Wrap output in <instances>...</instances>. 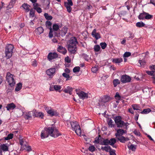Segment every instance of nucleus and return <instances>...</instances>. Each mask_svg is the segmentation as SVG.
Here are the masks:
<instances>
[{
  "label": "nucleus",
  "instance_id": "1",
  "mask_svg": "<svg viewBox=\"0 0 155 155\" xmlns=\"http://www.w3.org/2000/svg\"><path fill=\"white\" fill-rule=\"evenodd\" d=\"M78 42L75 37H73L70 38L67 42V48L68 51L71 54H75L77 50L76 45Z\"/></svg>",
  "mask_w": 155,
  "mask_h": 155
},
{
  "label": "nucleus",
  "instance_id": "2",
  "mask_svg": "<svg viewBox=\"0 0 155 155\" xmlns=\"http://www.w3.org/2000/svg\"><path fill=\"white\" fill-rule=\"evenodd\" d=\"M14 48L13 45L11 44L7 45L6 46L5 53L7 58L9 59L12 56Z\"/></svg>",
  "mask_w": 155,
  "mask_h": 155
},
{
  "label": "nucleus",
  "instance_id": "3",
  "mask_svg": "<svg viewBox=\"0 0 155 155\" xmlns=\"http://www.w3.org/2000/svg\"><path fill=\"white\" fill-rule=\"evenodd\" d=\"M72 130L75 131L76 134L78 136L81 134V130L80 125L76 121H72L70 122Z\"/></svg>",
  "mask_w": 155,
  "mask_h": 155
},
{
  "label": "nucleus",
  "instance_id": "4",
  "mask_svg": "<svg viewBox=\"0 0 155 155\" xmlns=\"http://www.w3.org/2000/svg\"><path fill=\"white\" fill-rule=\"evenodd\" d=\"M48 130L49 135L53 137H57L61 135L58 130L54 127H49Z\"/></svg>",
  "mask_w": 155,
  "mask_h": 155
},
{
  "label": "nucleus",
  "instance_id": "5",
  "mask_svg": "<svg viewBox=\"0 0 155 155\" xmlns=\"http://www.w3.org/2000/svg\"><path fill=\"white\" fill-rule=\"evenodd\" d=\"M114 121L118 127H121L124 125L127 127V123H125L122 120L121 117L120 116H117L114 118Z\"/></svg>",
  "mask_w": 155,
  "mask_h": 155
},
{
  "label": "nucleus",
  "instance_id": "6",
  "mask_svg": "<svg viewBox=\"0 0 155 155\" xmlns=\"http://www.w3.org/2000/svg\"><path fill=\"white\" fill-rule=\"evenodd\" d=\"M14 76L10 72H8L6 74V80L8 83L9 85L11 86H13L15 82L14 79Z\"/></svg>",
  "mask_w": 155,
  "mask_h": 155
},
{
  "label": "nucleus",
  "instance_id": "7",
  "mask_svg": "<svg viewBox=\"0 0 155 155\" xmlns=\"http://www.w3.org/2000/svg\"><path fill=\"white\" fill-rule=\"evenodd\" d=\"M48 129V127H46L44 128V130L42 131L40 135L42 139L48 137L49 134Z\"/></svg>",
  "mask_w": 155,
  "mask_h": 155
},
{
  "label": "nucleus",
  "instance_id": "8",
  "mask_svg": "<svg viewBox=\"0 0 155 155\" xmlns=\"http://www.w3.org/2000/svg\"><path fill=\"white\" fill-rule=\"evenodd\" d=\"M131 79V78L129 76L123 75L121 77L120 81L123 83H126L130 82Z\"/></svg>",
  "mask_w": 155,
  "mask_h": 155
},
{
  "label": "nucleus",
  "instance_id": "9",
  "mask_svg": "<svg viewBox=\"0 0 155 155\" xmlns=\"http://www.w3.org/2000/svg\"><path fill=\"white\" fill-rule=\"evenodd\" d=\"M79 98L83 100L87 99L88 97V94L85 93L84 91H80L77 92Z\"/></svg>",
  "mask_w": 155,
  "mask_h": 155
},
{
  "label": "nucleus",
  "instance_id": "10",
  "mask_svg": "<svg viewBox=\"0 0 155 155\" xmlns=\"http://www.w3.org/2000/svg\"><path fill=\"white\" fill-rule=\"evenodd\" d=\"M56 71L55 68H50L47 70L46 71V74L50 77H53L54 74Z\"/></svg>",
  "mask_w": 155,
  "mask_h": 155
},
{
  "label": "nucleus",
  "instance_id": "11",
  "mask_svg": "<svg viewBox=\"0 0 155 155\" xmlns=\"http://www.w3.org/2000/svg\"><path fill=\"white\" fill-rule=\"evenodd\" d=\"M9 145L7 143H3L0 145V149L4 152H7L8 151Z\"/></svg>",
  "mask_w": 155,
  "mask_h": 155
},
{
  "label": "nucleus",
  "instance_id": "12",
  "mask_svg": "<svg viewBox=\"0 0 155 155\" xmlns=\"http://www.w3.org/2000/svg\"><path fill=\"white\" fill-rule=\"evenodd\" d=\"M33 111H25L23 112V115L25 118L28 119L31 117L32 115L33 116Z\"/></svg>",
  "mask_w": 155,
  "mask_h": 155
},
{
  "label": "nucleus",
  "instance_id": "13",
  "mask_svg": "<svg viewBox=\"0 0 155 155\" xmlns=\"http://www.w3.org/2000/svg\"><path fill=\"white\" fill-rule=\"evenodd\" d=\"M47 113L51 116H57L58 115V113L56 110H55L52 109L47 111Z\"/></svg>",
  "mask_w": 155,
  "mask_h": 155
},
{
  "label": "nucleus",
  "instance_id": "14",
  "mask_svg": "<svg viewBox=\"0 0 155 155\" xmlns=\"http://www.w3.org/2000/svg\"><path fill=\"white\" fill-rule=\"evenodd\" d=\"M58 57L57 54L56 53H50L48 55V58L49 60H51L57 58Z\"/></svg>",
  "mask_w": 155,
  "mask_h": 155
},
{
  "label": "nucleus",
  "instance_id": "15",
  "mask_svg": "<svg viewBox=\"0 0 155 155\" xmlns=\"http://www.w3.org/2000/svg\"><path fill=\"white\" fill-rule=\"evenodd\" d=\"M91 35L93 37H94L96 40H97L101 38V35L100 34L96 32V29L93 30L91 33Z\"/></svg>",
  "mask_w": 155,
  "mask_h": 155
},
{
  "label": "nucleus",
  "instance_id": "16",
  "mask_svg": "<svg viewBox=\"0 0 155 155\" xmlns=\"http://www.w3.org/2000/svg\"><path fill=\"white\" fill-rule=\"evenodd\" d=\"M33 116L38 117L41 119L43 118L44 116V114L41 112H38L36 111H33Z\"/></svg>",
  "mask_w": 155,
  "mask_h": 155
},
{
  "label": "nucleus",
  "instance_id": "17",
  "mask_svg": "<svg viewBox=\"0 0 155 155\" xmlns=\"http://www.w3.org/2000/svg\"><path fill=\"white\" fill-rule=\"evenodd\" d=\"M58 51L63 54H65L67 52L66 49L61 46H59L58 48Z\"/></svg>",
  "mask_w": 155,
  "mask_h": 155
},
{
  "label": "nucleus",
  "instance_id": "18",
  "mask_svg": "<svg viewBox=\"0 0 155 155\" xmlns=\"http://www.w3.org/2000/svg\"><path fill=\"white\" fill-rule=\"evenodd\" d=\"M44 29L41 27H39L36 29L35 30V32L37 35H40L43 33Z\"/></svg>",
  "mask_w": 155,
  "mask_h": 155
},
{
  "label": "nucleus",
  "instance_id": "19",
  "mask_svg": "<svg viewBox=\"0 0 155 155\" xmlns=\"http://www.w3.org/2000/svg\"><path fill=\"white\" fill-rule=\"evenodd\" d=\"M116 137L122 143H124L125 141L129 140V139L127 138H125L123 136H117V135H116Z\"/></svg>",
  "mask_w": 155,
  "mask_h": 155
},
{
  "label": "nucleus",
  "instance_id": "20",
  "mask_svg": "<svg viewBox=\"0 0 155 155\" xmlns=\"http://www.w3.org/2000/svg\"><path fill=\"white\" fill-rule=\"evenodd\" d=\"M15 107L16 105L13 103H11L8 104L6 107V108L8 110H13Z\"/></svg>",
  "mask_w": 155,
  "mask_h": 155
},
{
  "label": "nucleus",
  "instance_id": "21",
  "mask_svg": "<svg viewBox=\"0 0 155 155\" xmlns=\"http://www.w3.org/2000/svg\"><path fill=\"white\" fill-rule=\"evenodd\" d=\"M126 133L127 131L126 130L120 129L117 130V133L115 135H117L118 137Z\"/></svg>",
  "mask_w": 155,
  "mask_h": 155
},
{
  "label": "nucleus",
  "instance_id": "22",
  "mask_svg": "<svg viewBox=\"0 0 155 155\" xmlns=\"http://www.w3.org/2000/svg\"><path fill=\"white\" fill-rule=\"evenodd\" d=\"M109 140L108 139H103L102 140H101L100 144L102 145H109Z\"/></svg>",
  "mask_w": 155,
  "mask_h": 155
},
{
  "label": "nucleus",
  "instance_id": "23",
  "mask_svg": "<svg viewBox=\"0 0 155 155\" xmlns=\"http://www.w3.org/2000/svg\"><path fill=\"white\" fill-rule=\"evenodd\" d=\"M112 60V62L116 64L120 63L123 61V59L121 58H113Z\"/></svg>",
  "mask_w": 155,
  "mask_h": 155
},
{
  "label": "nucleus",
  "instance_id": "24",
  "mask_svg": "<svg viewBox=\"0 0 155 155\" xmlns=\"http://www.w3.org/2000/svg\"><path fill=\"white\" fill-rule=\"evenodd\" d=\"M68 28L65 26L61 30V34L62 36H64L67 33Z\"/></svg>",
  "mask_w": 155,
  "mask_h": 155
},
{
  "label": "nucleus",
  "instance_id": "25",
  "mask_svg": "<svg viewBox=\"0 0 155 155\" xmlns=\"http://www.w3.org/2000/svg\"><path fill=\"white\" fill-rule=\"evenodd\" d=\"M132 107L134 110H140V107L139 105L133 104L132 105Z\"/></svg>",
  "mask_w": 155,
  "mask_h": 155
},
{
  "label": "nucleus",
  "instance_id": "26",
  "mask_svg": "<svg viewBox=\"0 0 155 155\" xmlns=\"http://www.w3.org/2000/svg\"><path fill=\"white\" fill-rule=\"evenodd\" d=\"M101 149L103 150H104L106 152H109L111 149L110 147L109 146H106L104 147H101Z\"/></svg>",
  "mask_w": 155,
  "mask_h": 155
},
{
  "label": "nucleus",
  "instance_id": "27",
  "mask_svg": "<svg viewBox=\"0 0 155 155\" xmlns=\"http://www.w3.org/2000/svg\"><path fill=\"white\" fill-rule=\"evenodd\" d=\"M72 91V88L68 86L67 88H65L64 91L66 93H68L70 94H71V92Z\"/></svg>",
  "mask_w": 155,
  "mask_h": 155
},
{
  "label": "nucleus",
  "instance_id": "28",
  "mask_svg": "<svg viewBox=\"0 0 155 155\" xmlns=\"http://www.w3.org/2000/svg\"><path fill=\"white\" fill-rule=\"evenodd\" d=\"M146 13L143 12V13L140 14L138 16V18L141 20H143L145 19Z\"/></svg>",
  "mask_w": 155,
  "mask_h": 155
},
{
  "label": "nucleus",
  "instance_id": "29",
  "mask_svg": "<svg viewBox=\"0 0 155 155\" xmlns=\"http://www.w3.org/2000/svg\"><path fill=\"white\" fill-rule=\"evenodd\" d=\"M64 5L66 7L67 11L69 13H70L72 9L71 7V6L68 5L67 3H64Z\"/></svg>",
  "mask_w": 155,
  "mask_h": 155
},
{
  "label": "nucleus",
  "instance_id": "30",
  "mask_svg": "<svg viewBox=\"0 0 155 155\" xmlns=\"http://www.w3.org/2000/svg\"><path fill=\"white\" fill-rule=\"evenodd\" d=\"M22 7L26 10V12L29 11V6L27 4L24 3L22 5Z\"/></svg>",
  "mask_w": 155,
  "mask_h": 155
},
{
  "label": "nucleus",
  "instance_id": "31",
  "mask_svg": "<svg viewBox=\"0 0 155 155\" xmlns=\"http://www.w3.org/2000/svg\"><path fill=\"white\" fill-rule=\"evenodd\" d=\"M120 83V81L118 79H114L113 81V84L114 87H116Z\"/></svg>",
  "mask_w": 155,
  "mask_h": 155
},
{
  "label": "nucleus",
  "instance_id": "32",
  "mask_svg": "<svg viewBox=\"0 0 155 155\" xmlns=\"http://www.w3.org/2000/svg\"><path fill=\"white\" fill-rule=\"evenodd\" d=\"M116 140L115 138H111L109 140V144L113 146L116 142Z\"/></svg>",
  "mask_w": 155,
  "mask_h": 155
},
{
  "label": "nucleus",
  "instance_id": "33",
  "mask_svg": "<svg viewBox=\"0 0 155 155\" xmlns=\"http://www.w3.org/2000/svg\"><path fill=\"white\" fill-rule=\"evenodd\" d=\"M136 26L138 27H142L145 26V24L142 21L136 23Z\"/></svg>",
  "mask_w": 155,
  "mask_h": 155
},
{
  "label": "nucleus",
  "instance_id": "34",
  "mask_svg": "<svg viewBox=\"0 0 155 155\" xmlns=\"http://www.w3.org/2000/svg\"><path fill=\"white\" fill-rule=\"evenodd\" d=\"M22 87V84L20 83H19L18 84L15 88V91H19L21 88Z\"/></svg>",
  "mask_w": 155,
  "mask_h": 155
},
{
  "label": "nucleus",
  "instance_id": "35",
  "mask_svg": "<svg viewBox=\"0 0 155 155\" xmlns=\"http://www.w3.org/2000/svg\"><path fill=\"white\" fill-rule=\"evenodd\" d=\"M113 121L111 119H110L108 120L107 122V123L108 126L110 127H113L114 126V124H113Z\"/></svg>",
  "mask_w": 155,
  "mask_h": 155
},
{
  "label": "nucleus",
  "instance_id": "36",
  "mask_svg": "<svg viewBox=\"0 0 155 155\" xmlns=\"http://www.w3.org/2000/svg\"><path fill=\"white\" fill-rule=\"evenodd\" d=\"M61 87L58 85H54V88L56 91H58L61 92L60 89L61 88Z\"/></svg>",
  "mask_w": 155,
  "mask_h": 155
},
{
  "label": "nucleus",
  "instance_id": "37",
  "mask_svg": "<svg viewBox=\"0 0 155 155\" xmlns=\"http://www.w3.org/2000/svg\"><path fill=\"white\" fill-rule=\"evenodd\" d=\"M129 149L132 151H134L136 149V146L133 144H131L130 146L128 145Z\"/></svg>",
  "mask_w": 155,
  "mask_h": 155
},
{
  "label": "nucleus",
  "instance_id": "38",
  "mask_svg": "<svg viewBox=\"0 0 155 155\" xmlns=\"http://www.w3.org/2000/svg\"><path fill=\"white\" fill-rule=\"evenodd\" d=\"M151 111V110L149 108H147V109H144L140 113L142 114H147L149 112H150Z\"/></svg>",
  "mask_w": 155,
  "mask_h": 155
},
{
  "label": "nucleus",
  "instance_id": "39",
  "mask_svg": "<svg viewBox=\"0 0 155 155\" xmlns=\"http://www.w3.org/2000/svg\"><path fill=\"white\" fill-rule=\"evenodd\" d=\"M62 75L63 77H64L66 78V80L67 81L70 79V75H69V74L66 73H64L62 74Z\"/></svg>",
  "mask_w": 155,
  "mask_h": 155
},
{
  "label": "nucleus",
  "instance_id": "40",
  "mask_svg": "<svg viewBox=\"0 0 155 155\" xmlns=\"http://www.w3.org/2000/svg\"><path fill=\"white\" fill-rule=\"evenodd\" d=\"M16 0H11L9 4L8 7L9 8H12L15 3Z\"/></svg>",
  "mask_w": 155,
  "mask_h": 155
},
{
  "label": "nucleus",
  "instance_id": "41",
  "mask_svg": "<svg viewBox=\"0 0 155 155\" xmlns=\"http://www.w3.org/2000/svg\"><path fill=\"white\" fill-rule=\"evenodd\" d=\"M153 16L150 15L147 13H146L145 19L147 20L151 19L153 18Z\"/></svg>",
  "mask_w": 155,
  "mask_h": 155
},
{
  "label": "nucleus",
  "instance_id": "42",
  "mask_svg": "<svg viewBox=\"0 0 155 155\" xmlns=\"http://www.w3.org/2000/svg\"><path fill=\"white\" fill-rule=\"evenodd\" d=\"M44 16L45 18L48 20H51L52 18V16L49 15L48 13H45L44 14Z\"/></svg>",
  "mask_w": 155,
  "mask_h": 155
},
{
  "label": "nucleus",
  "instance_id": "43",
  "mask_svg": "<svg viewBox=\"0 0 155 155\" xmlns=\"http://www.w3.org/2000/svg\"><path fill=\"white\" fill-rule=\"evenodd\" d=\"M115 97L116 99L117 100V101H116V102L117 103H119L118 101L120 100V95L118 93H117V92L116 93V95L115 96Z\"/></svg>",
  "mask_w": 155,
  "mask_h": 155
},
{
  "label": "nucleus",
  "instance_id": "44",
  "mask_svg": "<svg viewBox=\"0 0 155 155\" xmlns=\"http://www.w3.org/2000/svg\"><path fill=\"white\" fill-rule=\"evenodd\" d=\"M139 62L140 64V66L143 67L146 64V62L144 60H140Z\"/></svg>",
  "mask_w": 155,
  "mask_h": 155
},
{
  "label": "nucleus",
  "instance_id": "45",
  "mask_svg": "<svg viewBox=\"0 0 155 155\" xmlns=\"http://www.w3.org/2000/svg\"><path fill=\"white\" fill-rule=\"evenodd\" d=\"M94 49L95 52L99 51L100 49V46L98 45H96L94 46Z\"/></svg>",
  "mask_w": 155,
  "mask_h": 155
},
{
  "label": "nucleus",
  "instance_id": "46",
  "mask_svg": "<svg viewBox=\"0 0 155 155\" xmlns=\"http://www.w3.org/2000/svg\"><path fill=\"white\" fill-rule=\"evenodd\" d=\"M13 134H9L7 137H4V139L5 140H8L11 139L13 138Z\"/></svg>",
  "mask_w": 155,
  "mask_h": 155
},
{
  "label": "nucleus",
  "instance_id": "47",
  "mask_svg": "<svg viewBox=\"0 0 155 155\" xmlns=\"http://www.w3.org/2000/svg\"><path fill=\"white\" fill-rule=\"evenodd\" d=\"M95 149L96 148L93 145H91L88 148V150L89 151L91 152H93L95 151Z\"/></svg>",
  "mask_w": 155,
  "mask_h": 155
},
{
  "label": "nucleus",
  "instance_id": "48",
  "mask_svg": "<svg viewBox=\"0 0 155 155\" xmlns=\"http://www.w3.org/2000/svg\"><path fill=\"white\" fill-rule=\"evenodd\" d=\"M45 25L46 27L47 28H50V29L51 28V27L52 25V23L50 21H47L46 22Z\"/></svg>",
  "mask_w": 155,
  "mask_h": 155
},
{
  "label": "nucleus",
  "instance_id": "49",
  "mask_svg": "<svg viewBox=\"0 0 155 155\" xmlns=\"http://www.w3.org/2000/svg\"><path fill=\"white\" fill-rule=\"evenodd\" d=\"M100 46L103 49H104L107 47V44L105 42H102L100 44Z\"/></svg>",
  "mask_w": 155,
  "mask_h": 155
},
{
  "label": "nucleus",
  "instance_id": "50",
  "mask_svg": "<svg viewBox=\"0 0 155 155\" xmlns=\"http://www.w3.org/2000/svg\"><path fill=\"white\" fill-rule=\"evenodd\" d=\"M80 70V68L79 67H74L73 69V71L74 73H76L79 72Z\"/></svg>",
  "mask_w": 155,
  "mask_h": 155
},
{
  "label": "nucleus",
  "instance_id": "51",
  "mask_svg": "<svg viewBox=\"0 0 155 155\" xmlns=\"http://www.w3.org/2000/svg\"><path fill=\"white\" fill-rule=\"evenodd\" d=\"M53 29L55 31L58 30L59 28V26L57 24H54L53 26Z\"/></svg>",
  "mask_w": 155,
  "mask_h": 155
},
{
  "label": "nucleus",
  "instance_id": "52",
  "mask_svg": "<svg viewBox=\"0 0 155 155\" xmlns=\"http://www.w3.org/2000/svg\"><path fill=\"white\" fill-rule=\"evenodd\" d=\"M131 55V53L130 52H126L124 54V57H128Z\"/></svg>",
  "mask_w": 155,
  "mask_h": 155
},
{
  "label": "nucleus",
  "instance_id": "53",
  "mask_svg": "<svg viewBox=\"0 0 155 155\" xmlns=\"http://www.w3.org/2000/svg\"><path fill=\"white\" fill-rule=\"evenodd\" d=\"M33 6H34V9L35 10H36L37 9V8H38V7H40V5L37 3L33 4Z\"/></svg>",
  "mask_w": 155,
  "mask_h": 155
},
{
  "label": "nucleus",
  "instance_id": "54",
  "mask_svg": "<svg viewBox=\"0 0 155 155\" xmlns=\"http://www.w3.org/2000/svg\"><path fill=\"white\" fill-rule=\"evenodd\" d=\"M98 68L96 67H93L91 69V71L94 73H96L98 71Z\"/></svg>",
  "mask_w": 155,
  "mask_h": 155
},
{
  "label": "nucleus",
  "instance_id": "55",
  "mask_svg": "<svg viewBox=\"0 0 155 155\" xmlns=\"http://www.w3.org/2000/svg\"><path fill=\"white\" fill-rule=\"evenodd\" d=\"M64 60L67 63H69L71 62V59L68 56H67L65 58Z\"/></svg>",
  "mask_w": 155,
  "mask_h": 155
},
{
  "label": "nucleus",
  "instance_id": "56",
  "mask_svg": "<svg viewBox=\"0 0 155 155\" xmlns=\"http://www.w3.org/2000/svg\"><path fill=\"white\" fill-rule=\"evenodd\" d=\"M83 58L85 59V60L87 61L88 60L89 57L88 56L85 54H83L82 55Z\"/></svg>",
  "mask_w": 155,
  "mask_h": 155
},
{
  "label": "nucleus",
  "instance_id": "57",
  "mask_svg": "<svg viewBox=\"0 0 155 155\" xmlns=\"http://www.w3.org/2000/svg\"><path fill=\"white\" fill-rule=\"evenodd\" d=\"M130 36L128 38H127V40H129L130 38L131 39H133L134 37V35L132 33H130Z\"/></svg>",
  "mask_w": 155,
  "mask_h": 155
},
{
  "label": "nucleus",
  "instance_id": "58",
  "mask_svg": "<svg viewBox=\"0 0 155 155\" xmlns=\"http://www.w3.org/2000/svg\"><path fill=\"white\" fill-rule=\"evenodd\" d=\"M27 146L25 144L23 145H22L21 146V150H25Z\"/></svg>",
  "mask_w": 155,
  "mask_h": 155
},
{
  "label": "nucleus",
  "instance_id": "59",
  "mask_svg": "<svg viewBox=\"0 0 155 155\" xmlns=\"http://www.w3.org/2000/svg\"><path fill=\"white\" fill-rule=\"evenodd\" d=\"M146 73L149 75L154 76V72L152 71H147Z\"/></svg>",
  "mask_w": 155,
  "mask_h": 155
},
{
  "label": "nucleus",
  "instance_id": "60",
  "mask_svg": "<svg viewBox=\"0 0 155 155\" xmlns=\"http://www.w3.org/2000/svg\"><path fill=\"white\" fill-rule=\"evenodd\" d=\"M68 2H64V3H67L69 5L72 6L73 3L72 2V0H67Z\"/></svg>",
  "mask_w": 155,
  "mask_h": 155
},
{
  "label": "nucleus",
  "instance_id": "61",
  "mask_svg": "<svg viewBox=\"0 0 155 155\" xmlns=\"http://www.w3.org/2000/svg\"><path fill=\"white\" fill-rule=\"evenodd\" d=\"M30 15L32 17H33L35 15V12L33 9L30 10Z\"/></svg>",
  "mask_w": 155,
  "mask_h": 155
},
{
  "label": "nucleus",
  "instance_id": "62",
  "mask_svg": "<svg viewBox=\"0 0 155 155\" xmlns=\"http://www.w3.org/2000/svg\"><path fill=\"white\" fill-rule=\"evenodd\" d=\"M133 133L134 134L137 136H139L140 135V132L137 130H134Z\"/></svg>",
  "mask_w": 155,
  "mask_h": 155
},
{
  "label": "nucleus",
  "instance_id": "63",
  "mask_svg": "<svg viewBox=\"0 0 155 155\" xmlns=\"http://www.w3.org/2000/svg\"><path fill=\"white\" fill-rule=\"evenodd\" d=\"M110 155H116L115 151L114 150H111L109 151Z\"/></svg>",
  "mask_w": 155,
  "mask_h": 155
},
{
  "label": "nucleus",
  "instance_id": "64",
  "mask_svg": "<svg viewBox=\"0 0 155 155\" xmlns=\"http://www.w3.org/2000/svg\"><path fill=\"white\" fill-rule=\"evenodd\" d=\"M150 69L153 72H155V65H153L150 67Z\"/></svg>",
  "mask_w": 155,
  "mask_h": 155
}]
</instances>
